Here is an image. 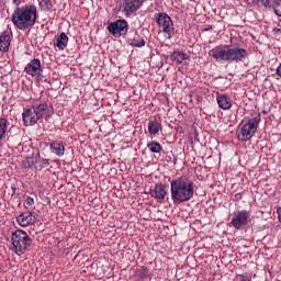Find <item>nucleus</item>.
I'll return each mask as SVG.
<instances>
[{"label":"nucleus","mask_w":281,"mask_h":281,"mask_svg":"<svg viewBox=\"0 0 281 281\" xmlns=\"http://www.w3.org/2000/svg\"><path fill=\"white\" fill-rule=\"evenodd\" d=\"M40 8H42V10L45 12H49L52 11V8H54V3H52V0H41Z\"/></svg>","instance_id":"nucleus-26"},{"label":"nucleus","mask_w":281,"mask_h":281,"mask_svg":"<svg viewBox=\"0 0 281 281\" xmlns=\"http://www.w3.org/2000/svg\"><path fill=\"white\" fill-rule=\"evenodd\" d=\"M38 19V9L34 4L16 7L11 15V21L18 30H32Z\"/></svg>","instance_id":"nucleus-3"},{"label":"nucleus","mask_w":281,"mask_h":281,"mask_svg":"<svg viewBox=\"0 0 281 281\" xmlns=\"http://www.w3.org/2000/svg\"><path fill=\"white\" fill-rule=\"evenodd\" d=\"M243 199V194L241 193H236L233 198V201H240Z\"/></svg>","instance_id":"nucleus-33"},{"label":"nucleus","mask_w":281,"mask_h":281,"mask_svg":"<svg viewBox=\"0 0 281 281\" xmlns=\"http://www.w3.org/2000/svg\"><path fill=\"white\" fill-rule=\"evenodd\" d=\"M278 221L281 223V206L277 207Z\"/></svg>","instance_id":"nucleus-34"},{"label":"nucleus","mask_w":281,"mask_h":281,"mask_svg":"<svg viewBox=\"0 0 281 281\" xmlns=\"http://www.w3.org/2000/svg\"><path fill=\"white\" fill-rule=\"evenodd\" d=\"M273 32H276L277 34H281V29H273Z\"/></svg>","instance_id":"nucleus-36"},{"label":"nucleus","mask_w":281,"mask_h":281,"mask_svg":"<svg viewBox=\"0 0 281 281\" xmlns=\"http://www.w3.org/2000/svg\"><path fill=\"white\" fill-rule=\"evenodd\" d=\"M154 19L160 32L170 41L175 36V22H172V18L166 12H159L155 13Z\"/></svg>","instance_id":"nucleus-7"},{"label":"nucleus","mask_w":281,"mask_h":281,"mask_svg":"<svg viewBox=\"0 0 281 281\" xmlns=\"http://www.w3.org/2000/svg\"><path fill=\"white\" fill-rule=\"evenodd\" d=\"M138 278L140 280H144L145 278H148V268L147 267H142L139 270H138Z\"/></svg>","instance_id":"nucleus-30"},{"label":"nucleus","mask_w":281,"mask_h":281,"mask_svg":"<svg viewBox=\"0 0 281 281\" xmlns=\"http://www.w3.org/2000/svg\"><path fill=\"white\" fill-rule=\"evenodd\" d=\"M277 76H279V78H281V63H280V65L277 67Z\"/></svg>","instance_id":"nucleus-35"},{"label":"nucleus","mask_w":281,"mask_h":281,"mask_svg":"<svg viewBox=\"0 0 281 281\" xmlns=\"http://www.w3.org/2000/svg\"><path fill=\"white\" fill-rule=\"evenodd\" d=\"M24 207L25 210H32L34 207V198L26 196V199L24 200Z\"/></svg>","instance_id":"nucleus-28"},{"label":"nucleus","mask_w":281,"mask_h":281,"mask_svg":"<svg viewBox=\"0 0 281 281\" xmlns=\"http://www.w3.org/2000/svg\"><path fill=\"white\" fill-rule=\"evenodd\" d=\"M56 41L54 42V47H57L58 49H65L67 45H69V36H67V33L61 32L59 35H57Z\"/></svg>","instance_id":"nucleus-18"},{"label":"nucleus","mask_w":281,"mask_h":281,"mask_svg":"<svg viewBox=\"0 0 281 281\" xmlns=\"http://www.w3.org/2000/svg\"><path fill=\"white\" fill-rule=\"evenodd\" d=\"M123 12L126 16H131V14H135L138 10L144 5V0H123Z\"/></svg>","instance_id":"nucleus-12"},{"label":"nucleus","mask_w":281,"mask_h":281,"mask_svg":"<svg viewBox=\"0 0 281 281\" xmlns=\"http://www.w3.org/2000/svg\"><path fill=\"white\" fill-rule=\"evenodd\" d=\"M147 128L149 135H157V133H159V128H161V125H159V122L157 121H149Z\"/></svg>","instance_id":"nucleus-24"},{"label":"nucleus","mask_w":281,"mask_h":281,"mask_svg":"<svg viewBox=\"0 0 281 281\" xmlns=\"http://www.w3.org/2000/svg\"><path fill=\"white\" fill-rule=\"evenodd\" d=\"M5 133H8V119L0 117V140L5 137Z\"/></svg>","instance_id":"nucleus-25"},{"label":"nucleus","mask_w":281,"mask_h":281,"mask_svg":"<svg viewBox=\"0 0 281 281\" xmlns=\"http://www.w3.org/2000/svg\"><path fill=\"white\" fill-rule=\"evenodd\" d=\"M10 43H12L10 38V31H4L0 34V52H10Z\"/></svg>","instance_id":"nucleus-16"},{"label":"nucleus","mask_w":281,"mask_h":281,"mask_svg":"<svg viewBox=\"0 0 281 281\" xmlns=\"http://www.w3.org/2000/svg\"><path fill=\"white\" fill-rule=\"evenodd\" d=\"M25 74L32 76L33 78L37 76L41 78L43 76V67L41 66V59L33 58L26 66L24 67Z\"/></svg>","instance_id":"nucleus-10"},{"label":"nucleus","mask_w":281,"mask_h":281,"mask_svg":"<svg viewBox=\"0 0 281 281\" xmlns=\"http://www.w3.org/2000/svg\"><path fill=\"white\" fill-rule=\"evenodd\" d=\"M52 153L57 155V157H63L65 155V144L63 140H55L48 144Z\"/></svg>","instance_id":"nucleus-17"},{"label":"nucleus","mask_w":281,"mask_h":281,"mask_svg":"<svg viewBox=\"0 0 281 281\" xmlns=\"http://www.w3.org/2000/svg\"><path fill=\"white\" fill-rule=\"evenodd\" d=\"M272 9L277 16H281V0H273Z\"/></svg>","instance_id":"nucleus-27"},{"label":"nucleus","mask_w":281,"mask_h":281,"mask_svg":"<svg viewBox=\"0 0 281 281\" xmlns=\"http://www.w3.org/2000/svg\"><path fill=\"white\" fill-rule=\"evenodd\" d=\"M15 221L20 227H30V225L36 223V213H32L31 211L22 212L15 217Z\"/></svg>","instance_id":"nucleus-11"},{"label":"nucleus","mask_w":281,"mask_h":281,"mask_svg":"<svg viewBox=\"0 0 281 281\" xmlns=\"http://www.w3.org/2000/svg\"><path fill=\"white\" fill-rule=\"evenodd\" d=\"M169 58L176 65H186V60H189L190 57L181 50H175L170 54Z\"/></svg>","instance_id":"nucleus-15"},{"label":"nucleus","mask_w":281,"mask_h":281,"mask_svg":"<svg viewBox=\"0 0 281 281\" xmlns=\"http://www.w3.org/2000/svg\"><path fill=\"white\" fill-rule=\"evenodd\" d=\"M214 30V26L206 24L205 27L203 29V32H212Z\"/></svg>","instance_id":"nucleus-32"},{"label":"nucleus","mask_w":281,"mask_h":281,"mask_svg":"<svg viewBox=\"0 0 281 281\" xmlns=\"http://www.w3.org/2000/svg\"><path fill=\"white\" fill-rule=\"evenodd\" d=\"M248 5H262V8H271V0H246Z\"/></svg>","instance_id":"nucleus-23"},{"label":"nucleus","mask_w":281,"mask_h":281,"mask_svg":"<svg viewBox=\"0 0 281 281\" xmlns=\"http://www.w3.org/2000/svg\"><path fill=\"white\" fill-rule=\"evenodd\" d=\"M11 251L16 256H23L27 251V247L32 246V238L23 229H16L11 234Z\"/></svg>","instance_id":"nucleus-6"},{"label":"nucleus","mask_w":281,"mask_h":281,"mask_svg":"<svg viewBox=\"0 0 281 281\" xmlns=\"http://www.w3.org/2000/svg\"><path fill=\"white\" fill-rule=\"evenodd\" d=\"M13 5H16L18 8H21L20 5L22 3H25V0H12Z\"/></svg>","instance_id":"nucleus-31"},{"label":"nucleus","mask_w":281,"mask_h":281,"mask_svg":"<svg viewBox=\"0 0 281 281\" xmlns=\"http://www.w3.org/2000/svg\"><path fill=\"white\" fill-rule=\"evenodd\" d=\"M150 196L153 199H156L157 201H164L166 199V194H168V191L166 190V184L164 183H156L154 189L149 192Z\"/></svg>","instance_id":"nucleus-13"},{"label":"nucleus","mask_w":281,"mask_h":281,"mask_svg":"<svg viewBox=\"0 0 281 281\" xmlns=\"http://www.w3.org/2000/svg\"><path fill=\"white\" fill-rule=\"evenodd\" d=\"M147 148L148 150H150V153L154 154H159L161 153V150H164V147L157 140H150L149 143H147Z\"/></svg>","instance_id":"nucleus-22"},{"label":"nucleus","mask_w":281,"mask_h":281,"mask_svg":"<svg viewBox=\"0 0 281 281\" xmlns=\"http://www.w3.org/2000/svg\"><path fill=\"white\" fill-rule=\"evenodd\" d=\"M234 281H251V274L250 273L236 274Z\"/></svg>","instance_id":"nucleus-29"},{"label":"nucleus","mask_w":281,"mask_h":281,"mask_svg":"<svg viewBox=\"0 0 281 281\" xmlns=\"http://www.w3.org/2000/svg\"><path fill=\"white\" fill-rule=\"evenodd\" d=\"M216 102L223 111H229L232 109V98H229V94L217 92Z\"/></svg>","instance_id":"nucleus-14"},{"label":"nucleus","mask_w":281,"mask_h":281,"mask_svg":"<svg viewBox=\"0 0 281 281\" xmlns=\"http://www.w3.org/2000/svg\"><path fill=\"white\" fill-rule=\"evenodd\" d=\"M171 201L173 205L188 203L194 198V181L187 177H179L170 182Z\"/></svg>","instance_id":"nucleus-2"},{"label":"nucleus","mask_w":281,"mask_h":281,"mask_svg":"<svg viewBox=\"0 0 281 281\" xmlns=\"http://www.w3.org/2000/svg\"><path fill=\"white\" fill-rule=\"evenodd\" d=\"M249 218H251V212L247 210L237 211L233 214L231 225L240 231L249 225Z\"/></svg>","instance_id":"nucleus-8"},{"label":"nucleus","mask_w":281,"mask_h":281,"mask_svg":"<svg viewBox=\"0 0 281 281\" xmlns=\"http://www.w3.org/2000/svg\"><path fill=\"white\" fill-rule=\"evenodd\" d=\"M35 159V170H43V168L49 167V159L41 157V154H36Z\"/></svg>","instance_id":"nucleus-20"},{"label":"nucleus","mask_w":281,"mask_h":281,"mask_svg":"<svg viewBox=\"0 0 281 281\" xmlns=\"http://www.w3.org/2000/svg\"><path fill=\"white\" fill-rule=\"evenodd\" d=\"M108 31L113 36H126L128 32V22L126 20H116L108 25Z\"/></svg>","instance_id":"nucleus-9"},{"label":"nucleus","mask_w":281,"mask_h":281,"mask_svg":"<svg viewBox=\"0 0 281 281\" xmlns=\"http://www.w3.org/2000/svg\"><path fill=\"white\" fill-rule=\"evenodd\" d=\"M22 168H34L36 169V155L32 154V156L26 157L24 160L21 162Z\"/></svg>","instance_id":"nucleus-21"},{"label":"nucleus","mask_w":281,"mask_h":281,"mask_svg":"<svg viewBox=\"0 0 281 281\" xmlns=\"http://www.w3.org/2000/svg\"><path fill=\"white\" fill-rule=\"evenodd\" d=\"M127 43L131 47H144L146 45V41L137 32H135L134 37L127 40Z\"/></svg>","instance_id":"nucleus-19"},{"label":"nucleus","mask_w":281,"mask_h":281,"mask_svg":"<svg viewBox=\"0 0 281 281\" xmlns=\"http://www.w3.org/2000/svg\"><path fill=\"white\" fill-rule=\"evenodd\" d=\"M49 105L47 102H35L31 108H24L22 113V122L24 126H34L38 124V120H43V115L47 113Z\"/></svg>","instance_id":"nucleus-4"},{"label":"nucleus","mask_w":281,"mask_h":281,"mask_svg":"<svg viewBox=\"0 0 281 281\" xmlns=\"http://www.w3.org/2000/svg\"><path fill=\"white\" fill-rule=\"evenodd\" d=\"M209 56H212L216 63H245L249 53L245 48L226 44L211 49Z\"/></svg>","instance_id":"nucleus-1"},{"label":"nucleus","mask_w":281,"mask_h":281,"mask_svg":"<svg viewBox=\"0 0 281 281\" xmlns=\"http://www.w3.org/2000/svg\"><path fill=\"white\" fill-rule=\"evenodd\" d=\"M260 120V113H258L249 119L248 122L245 123V121H243L241 123H239L236 131V137L238 142H249V139H251V137L256 135V131H258Z\"/></svg>","instance_id":"nucleus-5"}]
</instances>
